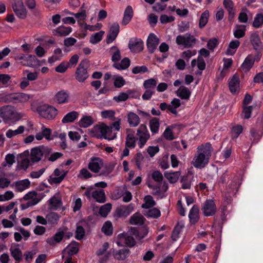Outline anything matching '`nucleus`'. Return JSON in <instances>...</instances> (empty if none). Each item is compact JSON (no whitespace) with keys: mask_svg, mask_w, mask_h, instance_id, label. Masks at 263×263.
<instances>
[{"mask_svg":"<svg viewBox=\"0 0 263 263\" xmlns=\"http://www.w3.org/2000/svg\"><path fill=\"white\" fill-rule=\"evenodd\" d=\"M110 51L112 52L111 60L114 63H118L121 59L120 51L117 46H112L110 49Z\"/></svg>","mask_w":263,"mask_h":263,"instance_id":"nucleus-49","label":"nucleus"},{"mask_svg":"<svg viewBox=\"0 0 263 263\" xmlns=\"http://www.w3.org/2000/svg\"><path fill=\"white\" fill-rule=\"evenodd\" d=\"M148 186L153 190V194L154 195H159L161 193L165 192L168 189V185L167 183L163 182L161 186L157 185L156 186L148 185Z\"/></svg>","mask_w":263,"mask_h":263,"instance_id":"nucleus-36","label":"nucleus"},{"mask_svg":"<svg viewBox=\"0 0 263 263\" xmlns=\"http://www.w3.org/2000/svg\"><path fill=\"white\" fill-rule=\"evenodd\" d=\"M0 116L7 123H14L21 118L20 115L9 106L0 108Z\"/></svg>","mask_w":263,"mask_h":263,"instance_id":"nucleus-4","label":"nucleus"},{"mask_svg":"<svg viewBox=\"0 0 263 263\" xmlns=\"http://www.w3.org/2000/svg\"><path fill=\"white\" fill-rule=\"evenodd\" d=\"M51 130L49 128L46 127L45 125L43 124L41 127V132L36 133L35 138L37 140H41L44 138L47 140H51L53 139L52 137H51Z\"/></svg>","mask_w":263,"mask_h":263,"instance_id":"nucleus-22","label":"nucleus"},{"mask_svg":"<svg viewBox=\"0 0 263 263\" xmlns=\"http://www.w3.org/2000/svg\"><path fill=\"white\" fill-rule=\"evenodd\" d=\"M92 197L100 203H104L106 200L105 192L103 190L93 191L92 192Z\"/></svg>","mask_w":263,"mask_h":263,"instance_id":"nucleus-37","label":"nucleus"},{"mask_svg":"<svg viewBox=\"0 0 263 263\" xmlns=\"http://www.w3.org/2000/svg\"><path fill=\"white\" fill-rule=\"evenodd\" d=\"M263 25V14L257 13L254 19L252 26L255 28H259Z\"/></svg>","mask_w":263,"mask_h":263,"instance_id":"nucleus-55","label":"nucleus"},{"mask_svg":"<svg viewBox=\"0 0 263 263\" xmlns=\"http://www.w3.org/2000/svg\"><path fill=\"white\" fill-rule=\"evenodd\" d=\"M93 122L94 120L91 116H85L79 121V125L81 127L86 128L91 125Z\"/></svg>","mask_w":263,"mask_h":263,"instance_id":"nucleus-41","label":"nucleus"},{"mask_svg":"<svg viewBox=\"0 0 263 263\" xmlns=\"http://www.w3.org/2000/svg\"><path fill=\"white\" fill-rule=\"evenodd\" d=\"M18 246L17 244H12L10 248L11 255L16 261V263L20 262L23 258V253Z\"/></svg>","mask_w":263,"mask_h":263,"instance_id":"nucleus-21","label":"nucleus"},{"mask_svg":"<svg viewBox=\"0 0 263 263\" xmlns=\"http://www.w3.org/2000/svg\"><path fill=\"white\" fill-rule=\"evenodd\" d=\"M160 127L159 119L153 118L149 121V127L153 135L158 133Z\"/></svg>","mask_w":263,"mask_h":263,"instance_id":"nucleus-44","label":"nucleus"},{"mask_svg":"<svg viewBox=\"0 0 263 263\" xmlns=\"http://www.w3.org/2000/svg\"><path fill=\"white\" fill-rule=\"evenodd\" d=\"M129 253V250L126 248L120 250L111 249L109 251V253H111L114 258L117 260H124L128 256Z\"/></svg>","mask_w":263,"mask_h":263,"instance_id":"nucleus-18","label":"nucleus"},{"mask_svg":"<svg viewBox=\"0 0 263 263\" xmlns=\"http://www.w3.org/2000/svg\"><path fill=\"white\" fill-rule=\"evenodd\" d=\"M84 5L85 4L84 3L81 7L80 12L77 13L69 12L68 14L74 15L77 18H78L80 21L85 20L86 17V13L84 8Z\"/></svg>","mask_w":263,"mask_h":263,"instance_id":"nucleus-53","label":"nucleus"},{"mask_svg":"<svg viewBox=\"0 0 263 263\" xmlns=\"http://www.w3.org/2000/svg\"><path fill=\"white\" fill-rule=\"evenodd\" d=\"M111 209V204L110 203H106L101 206L99 214L103 217H106Z\"/></svg>","mask_w":263,"mask_h":263,"instance_id":"nucleus-60","label":"nucleus"},{"mask_svg":"<svg viewBox=\"0 0 263 263\" xmlns=\"http://www.w3.org/2000/svg\"><path fill=\"white\" fill-rule=\"evenodd\" d=\"M128 46L131 52L139 53L143 50L144 43L141 39L133 37L129 40Z\"/></svg>","mask_w":263,"mask_h":263,"instance_id":"nucleus-12","label":"nucleus"},{"mask_svg":"<svg viewBox=\"0 0 263 263\" xmlns=\"http://www.w3.org/2000/svg\"><path fill=\"white\" fill-rule=\"evenodd\" d=\"M210 14L208 10H205L201 15L199 21V27L200 29L205 26L208 22Z\"/></svg>","mask_w":263,"mask_h":263,"instance_id":"nucleus-47","label":"nucleus"},{"mask_svg":"<svg viewBox=\"0 0 263 263\" xmlns=\"http://www.w3.org/2000/svg\"><path fill=\"white\" fill-rule=\"evenodd\" d=\"M102 231L106 235L110 236L112 234V226L111 222L107 221L104 223Z\"/></svg>","mask_w":263,"mask_h":263,"instance_id":"nucleus-58","label":"nucleus"},{"mask_svg":"<svg viewBox=\"0 0 263 263\" xmlns=\"http://www.w3.org/2000/svg\"><path fill=\"white\" fill-rule=\"evenodd\" d=\"M145 220L141 214L137 212L130 217L129 223L132 225H142L144 223Z\"/></svg>","mask_w":263,"mask_h":263,"instance_id":"nucleus-28","label":"nucleus"},{"mask_svg":"<svg viewBox=\"0 0 263 263\" xmlns=\"http://www.w3.org/2000/svg\"><path fill=\"white\" fill-rule=\"evenodd\" d=\"M184 225L181 223H178L175 227L171 236L173 241H176L179 237V235Z\"/></svg>","mask_w":263,"mask_h":263,"instance_id":"nucleus-48","label":"nucleus"},{"mask_svg":"<svg viewBox=\"0 0 263 263\" xmlns=\"http://www.w3.org/2000/svg\"><path fill=\"white\" fill-rule=\"evenodd\" d=\"M157 83V81L155 79L151 78L144 81L143 86L146 89H151L155 90Z\"/></svg>","mask_w":263,"mask_h":263,"instance_id":"nucleus-57","label":"nucleus"},{"mask_svg":"<svg viewBox=\"0 0 263 263\" xmlns=\"http://www.w3.org/2000/svg\"><path fill=\"white\" fill-rule=\"evenodd\" d=\"M79 114L76 111H72L67 114L62 119L63 123L73 122L78 118Z\"/></svg>","mask_w":263,"mask_h":263,"instance_id":"nucleus-42","label":"nucleus"},{"mask_svg":"<svg viewBox=\"0 0 263 263\" xmlns=\"http://www.w3.org/2000/svg\"><path fill=\"white\" fill-rule=\"evenodd\" d=\"M88 61L87 60L82 61L79 64L75 72V78L78 82H83L88 78Z\"/></svg>","mask_w":263,"mask_h":263,"instance_id":"nucleus-5","label":"nucleus"},{"mask_svg":"<svg viewBox=\"0 0 263 263\" xmlns=\"http://www.w3.org/2000/svg\"><path fill=\"white\" fill-rule=\"evenodd\" d=\"M213 148L210 143L201 144L197 148V154L192 161V164L195 168H201L208 163L211 156Z\"/></svg>","mask_w":263,"mask_h":263,"instance_id":"nucleus-1","label":"nucleus"},{"mask_svg":"<svg viewBox=\"0 0 263 263\" xmlns=\"http://www.w3.org/2000/svg\"><path fill=\"white\" fill-rule=\"evenodd\" d=\"M116 137L117 133L112 132V126H108L105 125L103 138L111 140L115 139Z\"/></svg>","mask_w":263,"mask_h":263,"instance_id":"nucleus-39","label":"nucleus"},{"mask_svg":"<svg viewBox=\"0 0 263 263\" xmlns=\"http://www.w3.org/2000/svg\"><path fill=\"white\" fill-rule=\"evenodd\" d=\"M71 31V27L61 26L54 30L53 31V33L54 35L66 36L68 35Z\"/></svg>","mask_w":263,"mask_h":263,"instance_id":"nucleus-32","label":"nucleus"},{"mask_svg":"<svg viewBox=\"0 0 263 263\" xmlns=\"http://www.w3.org/2000/svg\"><path fill=\"white\" fill-rule=\"evenodd\" d=\"M137 135L138 136L137 139L138 144L139 147L142 148L150 138L149 133L145 125L141 124L140 126L137 130Z\"/></svg>","mask_w":263,"mask_h":263,"instance_id":"nucleus-8","label":"nucleus"},{"mask_svg":"<svg viewBox=\"0 0 263 263\" xmlns=\"http://www.w3.org/2000/svg\"><path fill=\"white\" fill-rule=\"evenodd\" d=\"M240 81L239 76L235 73L230 80L229 86L230 91L232 93L238 92L240 89Z\"/></svg>","mask_w":263,"mask_h":263,"instance_id":"nucleus-20","label":"nucleus"},{"mask_svg":"<svg viewBox=\"0 0 263 263\" xmlns=\"http://www.w3.org/2000/svg\"><path fill=\"white\" fill-rule=\"evenodd\" d=\"M199 209L197 205H194L191 209L189 217L190 222L192 224L197 223L199 219Z\"/></svg>","mask_w":263,"mask_h":263,"instance_id":"nucleus-23","label":"nucleus"},{"mask_svg":"<svg viewBox=\"0 0 263 263\" xmlns=\"http://www.w3.org/2000/svg\"><path fill=\"white\" fill-rule=\"evenodd\" d=\"M261 57L262 55H260V53H255V55L249 54L241 64V67L242 70L245 72L249 71L253 67L254 62L260 61Z\"/></svg>","mask_w":263,"mask_h":263,"instance_id":"nucleus-9","label":"nucleus"},{"mask_svg":"<svg viewBox=\"0 0 263 263\" xmlns=\"http://www.w3.org/2000/svg\"><path fill=\"white\" fill-rule=\"evenodd\" d=\"M70 95L68 91L62 90L56 93L54 99L58 104H66L69 101Z\"/></svg>","mask_w":263,"mask_h":263,"instance_id":"nucleus-19","label":"nucleus"},{"mask_svg":"<svg viewBox=\"0 0 263 263\" xmlns=\"http://www.w3.org/2000/svg\"><path fill=\"white\" fill-rule=\"evenodd\" d=\"M201 210L205 216H211L216 213L217 208L213 200L208 199L203 203Z\"/></svg>","mask_w":263,"mask_h":263,"instance_id":"nucleus-11","label":"nucleus"},{"mask_svg":"<svg viewBox=\"0 0 263 263\" xmlns=\"http://www.w3.org/2000/svg\"><path fill=\"white\" fill-rule=\"evenodd\" d=\"M130 205H121L118 207L116 210V215L118 217H126L132 212Z\"/></svg>","mask_w":263,"mask_h":263,"instance_id":"nucleus-25","label":"nucleus"},{"mask_svg":"<svg viewBox=\"0 0 263 263\" xmlns=\"http://www.w3.org/2000/svg\"><path fill=\"white\" fill-rule=\"evenodd\" d=\"M105 125H96L91 129V133L92 136L98 137L99 136L103 138Z\"/></svg>","mask_w":263,"mask_h":263,"instance_id":"nucleus-40","label":"nucleus"},{"mask_svg":"<svg viewBox=\"0 0 263 263\" xmlns=\"http://www.w3.org/2000/svg\"><path fill=\"white\" fill-rule=\"evenodd\" d=\"M240 185V182L237 177H234L229 184V187L233 192L237 191Z\"/></svg>","mask_w":263,"mask_h":263,"instance_id":"nucleus-59","label":"nucleus"},{"mask_svg":"<svg viewBox=\"0 0 263 263\" xmlns=\"http://www.w3.org/2000/svg\"><path fill=\"white\" fill-rule=\"evenodd\" d=\"M101 160L99 158L92 159L88 164L89 169L94 173H98L100 170Z\"/></svg>","mask_w":263,"mask_h":263,"instance_id":"nucleus-43","label":"nucleus"},{"mask_svg":"<svg viewBox=\"0 0 263 263\" xmlns=\"http://www.w3.org/2000/svg\"><path fill=\"white\" fill-rule=\"evenodd\" d=\"M31 98L30 95L23 92L10 94L8 97L9 101L13 103H25Z\"/></svg>","mask_w":263,"mask_h":263,"instance_id":"nucleus-13","label":"nucleus"},{"mask_svg":"<svg viewBox=\"0 0 263 263\" xmlns=\"http://www.w3.org/2000/svg\"><path fill=\"white\" fill-rule=\"evenodd\" d=\"M147 229L144 228L139 231L136 228H132L129 232V234L121 233L118 235L119 239H124V243L129 247H133L136 245V241L133 237L138 240H141L144 238L148 234Z\"/></svg>","mask_w":263,"mask_h":263,"instance_id":"nucleus-2","label":"nucleus"},{"mask_svg":"<svg viewBox=\"0 0 263 263\" xmlns=\"http://www.w3.org/2000/svg\"><path fill=\"white\" fill-rule=\"evenodd\" d=\"M68 171H65L63 169L56 168L54 170L53 175L54 177L51 176L49 180L51 184H60L65 178L67 175Z\"/></svg>","mask_w":263,"mask_h":263,"instance_id":"nucleus-15","label":"nucleus"},{"mask_svg":"<svg viewBox=\"0 0 263 263\" xmlns=\"http://www.w3.org/2000/svg\"><path fill=\"white\" fill-rule=\"evenodd\" d=\"M239 45L240 42L238 40H232L230 43L229 47L226 52V54L229 55H234Z\"/></svg>","mask_w":263,"mask_h":263,"instance_id":"nucleus-35","label":"nucleus"},{"mask_svg":"<svg viewBox=\"0 0 263 263\" xmlns=\"http://www.w3.org/2000/svg\"><path fill=\"white\" fill-rule=\"evenodd\" d=\"M52 152V149L49 147L41 145L31 149L29 156L32 163L39 162L43 156L47 158Z\"/></svg>","mask_w":263,"mask_h":263,"instance_id":"nucleus-3","label":"nucleus"},{"mask_svg":"<svg viewBox=\"0 0 263 263\" xmlns=\"http://www.w3.org/2000/svg\"><path fill=\"white\" fill-rule=\"evenodd\" d=\"M197 40L192 35L186 33L176 37V42L178 45H182L184 48H192L196 43Z\"/></svg>","mask_w":263,"mask_h":263,"instance_id":"nucleus-7","label":"nucleus"},{"mask_svg":"<svg viewBox=\"0 0 263 263\" xmlns=\"http://www.w3.org/2000/svg\"><path fill=\"white\" fill-rule=\"evenodd\" d=\"M250 42L253 48L255 50V53H260V55H262L263 44L261 41L259 34L255 31L252 32L250 37Z\"/></svg>","mask_w":263,"mask_h":263,"instance_id":"nucleus-10","label":"nucleus"},{"mask_svg":"<svg viewBox=\"0 0 263 263\" xmlns=\"http://www.w3.org/2000/svg\"><path fill=\"white\" fill-rule=\"evenodd\" d=\"M25 130L24 126H20L17 129L15 130L9 129L7 131L6 135L7 138H11L14 136L22 134Z\"/></svg>","mask_w":263,"mask_h":263,"instance_id":"nucleus-50","label":"nucleus"},{"mask_svg":"<svg viewBox=\"0 0 263 263\" xmlns=\"http://www.w3.org/2000/svg\"><path fill=\"white\" fill-rule=\"evenodd\" d=\"M104 34V31H101L92 34L90 38V42L92 44H96L101 41Z\"/></svg>","mask_w":263,"mask_h":263,"instance_id":"nucleus-56","label":"nucleus"},{"mask_svg":"<svg viewBox=\"0 0 263 263\" xmlns=\"http://www.w3.org/2000/svg\"><path fill=\"white\" fill-rule=\"evenodd\" d=\"M30 182L28 179H24L15 183L16 186L18 191L22 192L30 186Z\"/></svg>","mask_w":263,"mask_h":263,"instance_id":"nucleus-54","label":"nucleus"},{"mask_svg":"<svg viewBox=\"0 0 263 263\" xmlns=\"http://www.w3.org/2000/svg\"><path fill=\"white\" fill-rule=\"evenodd\" d=\"M223 4L229 13V19H232L235 14L233 2L231 0H224Z\"/></svg>","mask_w":263,"mask_h":263,"instance_id":"nucleus-31","label":"nucleus"},{"mask_svg":"<svg viewBox=\"0 0 263 263\" xmlns=\"http://www.w3.org/2000/svg\"><path fill=\"white\" fill-rule=\"evenodd\" d=\"M127 121L130 127L137 126L140 122L139 116L133 112H129L127 115Z\"/></svg>","mask_w":263,"mask_h":263,"instance_id":"nucleus-29","label":"nucleus"},{"mask_svg":"<svg viewBox=\"0 0 263 263\" xmlns=\"http://www.w3.org/2000/svg\"><path fill=\"white\" fill-rule=\"evenodd\" d=\"M60 216L55 212H50L46 216L47 222L52 226H55L59 220Z\"/></svg>","mask_w":263,"mask_h":263,"instance_id":"nucleus-45","label":"nucleus"},{"mask_svg":"<svg viewBox=\"0 0 263 263\" xmlns=\"http://www.w3.org/2000/svg\"><path fill=\"white\" fill-rule=\"evenodd\" d=\"M127 136L125 139V146L129 148H134L136 145V138L133 133H128L130 129H127Z\"/></svg>","mask_w":263,"mask_h":263,"instance_id":"nucleus-24","label":"nucleus"},{"mask_svg":"<svg viewBox=\"0 0 263 263\" xmlns=\"http://www.w3.org/2000/svg\"><path fill=\"white\" fill-rule=\"evenodd\" d=\"M64 251L70 256L77 254L79 251V243L76 241L72 242L65 249Z\"/></svg>","mask_w":263,"mask_h":263,"instance_id":"nucleus-34","label":"nucleus"},{"mask_svg":"<svg viewBox=\"0 0 263 263\" xmlns=\"http://www.w3.org/2000/svg\"><path fill=\"white\" fill-rule=\"evenodd\" d=\"M242 126L240 125H236L233 126L231 129V134L233 138L236 139L242 132Z\"/></svg>","mask_w":263,"mask_h":263,"instance_id":"nucleus-63","label":"nucleus"},{"mask_svg":"<svg viewBox=\"0 0 263 263\" xmlns=\"http://www.w3.org/2000/svg\"><path fill=\"white\" fill-rule=\"evenodd\" d=\"M181 187L183 189H189L191 186V179L189 176H184L181 180Z\"/></svg>","mask_w":263,"mask_h":263,"instance_id":"nucleus-62","label":"nucleus"},{"mask_svg":"<svg viewBox=\"0 0 263 263\" xmlns=\"http://www.w3.org/2000/svg\"><path fill=\"white\" fill-rule=\"evenodd\" d=\"M39 61L34 55H25L24 61H21V63L26 66L32 67L38 64Z\"/></svg>","mask_w":263,"mask_h":263,"instance_id":"nucleus-26","label":"nucleus"},{"mask_svg":"<svg viewBox=\"0 0 263 263\" xmlns=\"http://www.w3.org/2000/svg\"><path fill=\"white\" fill-rule=\"evenodd\" d=\"M12 8L15 14L20 18H25L27 11L22 0H15Z\"/></svg>","mask_w":263,"mask_h":263,"instance_id":"nucleus-14","label":"nucleus"},{"mask_svg":"<svg viewBox=\"0 0 263 263\" xmlns=\"http://www.w3.org/2000/svg\"><path fill=\"white\" fill-rule=\"evenodd\" d=\"M130 64V61L128 58H124L121 62L114 63L113 67L118 70H124L128 68Z\"/></svg>","mask_w":263,"mask_h":263,"instance_id":"nucleus-38","label":"nucleus"},{"mask_svg":"<svg viewBox=\"0 0 263 263\" xmlns=\"http://www.w3.org/2000/svg\"><path fill=\"white\" fill-rule=\"evenodd\" d=\"M176 93L177 96L181 99L188 100L190 97L191 92L186 87L181 86L177 90Z\"/></svg>","mask_w":263,"mask_h":263,"instance_id":"nucleus-30","label":"nucleus"},{"mask_svg":"<svg viewBox=\"0 0 263 263\" xmlns=\"http://www.w3.org/2000/svg\"><path fill=\"white\" fill-rule=\"evenodd\" d=\"M180 175V173L179 171L173 173H164L165 177L170 181V183H172L176 182L178 181Z\"/></svg>","mask_w":263,"mask_h":263,"instance_id":"nucleus-46","label":"nucleus"},{"mask_svg":"<svg viewBox=\"0 0 263 263\" xmlns=\"http://www.w3.org/2000/svg\"><path fill=\"white\" fill-rule=\"evenodd\" d=\"M37 111L41 117L48 120L54 119L58 114V110L55 107L47 104L39 106Z\"/></svg>","mask_w":263,"mask_h":263,"instance_id":"nucleus-6","label":"nucleus"},{"mask_svg":"<svg viewBox=\"0 0 263 263\" xmlns=\"http://www.w3.org/2000/svg\"><path fill=\"white\" fill-rule=\"evenodd\" d=\"M133 16V10L132 6H128L124 11V16L122 20V24L126 25L130 21Z\"/></svg>","mask_w":263,"mask_h":263,"instance_id":"nucleus-33","label":"nucleus"},{"mask_svg":"<svg viewBox=\"0 0 263 263\" xmlns=\"http://www.w3.org/2000/svg\"><path fill=\"white\" fill-rule=\"evenodd\" d=\"M161 213L159 210L157 208H153L149 210L145 215L147 217L157 218L160 216Z\"/></svg>","mask_w":263,"mask_h":263,"instance_id":"nucleus-61","label":"nucleus"},{"mask_svg":"<svg viewBox=\"0 0 263 263\" xmlns=\"http://www.w3.org/2000/svg\"><path fill=\"white\" fill-rule=\"evenodd\" d=\"M159 43V39L154 33H151L147 40L146 45L148 51L152 53L154 52Z\"/></svg>","mask_w":263,"mask_h":263,"instance_id":"nucleus-16","label":"nucleus"},{"mask_svg":"<svg viewBox=\"0 0 263 263\" xmlns=\"http://www.w3.org/2000/svg\"><path fill=\"white\" fill-rule=\"evenodd\" d=\"M246 27L244 25H238L234 31V35L237 39H240L245 35Z\"/></svg>","mask_w":263,"mask_h":263,"instance_id":"nucleus-52","label":"nucleus"},{"mask_svg":"<svg viewBox=\"0 0 263 263\" xmlns=\"http://www.w3.org/2000/svg\"><path fill=\"white\" fill-rule=\"evenodd\" d=\"M64 235V232L63 231L58 232L52 237L48 238L46 239V242L50 246H54L62 241Z\"/></svg>","mask_w":263,"mask_h":263,"instance_id":"nucleus-27","label":"nucleus"},{"mask_svg":"<svg viewBox=\"0 0 263 263\" xmlns=\"http://www.w3.org/2000/svg\"><path fill=\"white\" fill-rule=\"evenodd\" d=\"M49 204L52 206L53 209L57 210L61 204V200L58 197L53 196L49 200Z\"/></svg>","mask_w":263,"mask_h":263,"instance_id":"nucleus-64","label":"nucleus"},{"mask_svg":"<svg viewBox=\"0 0 263 263\" xmlns=\"http://www.w3.org/2000/svg\"><path fill=\"white\" fill-rule=\"evenodd\" d=\"M145 203L142 205V208L144 209H149L156 205V202L151 195H147L144 197Z\"/></svg>","mask_w":263,"mask_h":263,"instance_id":"nucleus-51","label":"nucleus"},{"mask_svg":"<svg viewBox=\"0 0 263 263\" xmlns=\"http://www.w3.org/2000/svg\"><path fill=\"white\" fill-rule=\"evenodd\" d=\"M119 29L120 27L117 23H115L111 26L106 38L107 44H110L116 39L119 32Z\"/></svg>","mask_w":263,"mask_h":263,"instance_id":"nucleus-17","label":"nucleus"}]
</instances>
